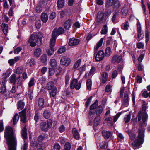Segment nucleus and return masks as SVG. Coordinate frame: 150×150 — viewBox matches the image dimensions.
<instances>
[{
  "label": "nucleus",
  "mask_w": 150,
  "mask_h": 150,
  "mask_svg": "<svg viewBox=\"0 0 150 150\" xmlns=\"http://www.w3.org/2000/svg\"><path fill=\"white\" fill-rule=\"evenodd\" d=\"M50 49L48 50L47 51V53L48 55L51 56L54 53V51L53 49V47L54 45H52V46H51L50 42Z\"/></svg>",
  "instance_id": "obj_29"
},
{
  "label": "nucleus",
  "mask_w": 150,
  "mask_h": 150,
  "mask_svg": "<svg viewBox=\"0 0 150 150\" xmlns=\"http://www.w3.org/2000/svg\"><path fill=\"white\" fill-rule=\"evenodd\" d=\"M54 150H59L60 149V146L57 143L54 144Z\"/></svg>",
  "instance_id": "obj_63"
},
{
  "label": "nucleus",
  "mask_w": 150,
  "mask_h": 150,
  "mask_svg": "<svg viewBox=\"0 0 150 150\" xmlns=\"http://www.w3.org/2000/svg\"><path fill=\"white\" fill-rule=\"evenodd\" d=\"M72 133L74 137L77 140L79 139V134L78 131L76 128H73L72 130Z\"/></svg>",
  "instance_id": "obj_23"
},
{
  "label": "nucleus",
  "mask_w": 150,
  "mask_h": 150,
  "mask_svg": "<svg viewBox=\"0 0 150 150\" xmlns=\"http://www.w3.org/2000/svg\"><path fill=\"white\" fill-rule=\"evenodd\" d=\"M79 39L74 38H70L69 39L68 44L70 46H74L77 45L79 42Z\"/></svg>",
  "instance_id": "obj_12"
},
{
  "label": "nucleus",
  "mask_w": 150,
  "mask_h": 150,
  "mask_svg": "<svg viewBox=\"0 0 150 150\" xmlns=\"http://www.w3.org/2000/svg\"><path fill=\"white\" fill-rule=\"evenodd\" d=\"M50 64L53 67H55L57 65V62L56 60L54 59H51L50 61Z\"/></svg>",
  "instance_id": "obj_43"
},
{
  "label": "nucleus",
  "mask_w": 150,
  "mask_h": 150,
  "mask_svg": "<svg viewBox=\"0 0 150 150\" xmlns=\"http://www.w3.org/2000/svg\"><path fill=\"white\" fill-rule=\"evenodd\" d=\"M128 12V8L126 7L123 8L121 11L122 14L124 16H126Z\"/></svg>",
  "instance_id": "obj_38"
},
{
  "label": "nucleus",
  "mask_w": 150,
  "mask_h": 150,
  "mask_svg": "<svg viewBox=\"0 0 150 150\" xmlns=\"http://www.w3.org/2000/svg\"><path fill=\"white\" fill-rule=\"evenodd\" d=\"M65 130V127L63 125H61L59 127V130L61 133L64 132Z\"/></svg>",
  "instance_id": "obj_62"
},
{
  "label": "nucleus",
  "mask_w": 150,
  "mask_h": 150,
  "mask_svg": "<svg viewBox=\"0 0 150 150\" xmlns=\"http://www.w3.org/2000/svg\"><path fill=\"white\" fill-rule=\"evenodd\" d=\"M118 16L119 13L118 12H115L113 13V15L112 18V21L113 23H115V21Z\"/></svg>",
  "instance_id": "obj_33"
},
{
  "label": "nucleus",
  "mask_w": 150,
  "mask_h": 150,
  "mask_svg": "<svg viewBox=\"0 0 150 150\" xmlns=\"http://www.w3.org/2000/svg\"><path fill=\"white\" fill-rule=\"evenodd\" d=\"M87 88L89 90H91V88L92 82L91 79L87 80L86 82Z\"/></svg>",
  "instance_id": "obj_41"
},
{
  "label": "nucleus",
  "mask_w": 150,
  "mask_h": 150,
  "mask_svg": "<svg viewBox=\"0 0 150 150\" xmlns=\"http://www.w3.org/2000/svg\"><path fill=\"white\" fill-rule=\"evenodd\" d=\"M48 16L45 13H43L41 16V19L43 23H46L48 19Z\"/></svg>",
  "instance_id": "obj_22"
},
{
  "label": "nucleus",
  "mask_w": 150,
  "mask_h": 150,
  "mask_svg": "<svg viewBox=\"0 0 150 150\" xmlns=\"http://www.w3.org/2000/svg\"><path fill=\"white\" fill-rule=\"evenodd\" d=\"M121 113H119L117 114L116 115H115L113 117V121L114 122H116L118 118L121 115Z\"/></svg>",
  "instance_id": "obj_56"
},
{
  "label": "nucleus",
  "mask_w": 150,
  "mask_h": 150,
  "mask_svg": "<svg viewBox=\"0 0 150 150\" xmlns=\"http://www.w3.org/2000/svg\"><path fill=\"white\" fill-rule=\"evenodd\" d=\"M129 27V24L128 21L125 22L123 25V27H122V28L125 30H127L128 29V27Z\"/></svg>",
  "instance_id": "obj_55"
},
{
  "label": "nucleus",
  "mask_w": 150,
  "mask_h": 150,
  "mask_svg": "<svg viewBox=\"0 0 150 150\" xmlns=\"http://www.w3.org/2000/svg\"><path fill=\"white\" fill-rule=\"evenodd\" d=\"M128 134L131 140H133L136 136V135L134 134L130 131L128 132Z\"/></svg>",
  "instance_id": "obj_50"
},
{
  "label": "nucleus",
  "mask_w": 150,
  "mask_h": 150,
  "mask_svg": "<svg viewBox=\"0 0 150 150\" xmlns=\"http://www.w3.org/2000/svg\"><path fill=\"white\" fill-rule=\"evenodd\" d=\"M24 106V103L21 100H19L17 103V108L20 110L22 109Z\"/></svg>",
  "instance_id": "obj_30"
},
{
  "label": "nucleus",
  "mask_w": 150,
  "mask_h": 150,
  "mask_svg": "<svg viewBox=\"0 0 150 150\" xmlns=\"http://www.w3.org/2000/svg\"><path fill=\"white\" fill-rule=\"evenodd\" d=\"M35 63V62L34 59L31 58L29 59L28 61V65L31 67L34 66Z\"/></svg>",
  "instance_id": "obj_40"
},
{
  "label": "nucleus",
  "mask_w": 150,
  "mask_h": 150,
  "mask_svg": "<svg viewBox=\"0 0 150 150\" xmlns=\"http://www.w3.org/2000/svg\"><path fill=\"white\" fill-rule=\"evenodd\" d=\"M16 74H13L12 75L9 77V82L11 83H13V85H15L16 83Z\"/></svg>",
  "instance_id": "obj_18"
},
{
  "label": "nucleus",
  "mask_w": 150,
  "mask_h": 150,
  "mask_svg": "<svg viewBox=\"0 0 150 150\" xmlns=\"http://www.w3.org/2000/svg\"><path fill=\"white\" fill-rule=\"evenodd\" d=\"M35 25L36 28L37 29H38L40 28L41 26L40 24V21L39 19L37 20L35 22Z\"/></svg>",
  "instance_id": "obj_51"
},
{
  "label": "nucleus",
  "mask_w": 150,
  "mask_h": 150,
  "mask_svg": "<svg viewBox=\"0 0 150 150\" xmlns=\"http://www.w3.org/2000/svg\"><path fill=\"white\" fill-rule=\"evenodd\" d=\"M144 131L145 129L144 128H142L139 130L138 138L144 141L143 138L144 137Z\"/></svg>",
  "instance_id": "obj_16"
},
{
  "label": "nucleus",
  "mask_w": 150,
  "mask_h": 150,
  "mask_svg": "<svg viewBox=\"0 0 150 150\" xmlns=\"http://www.w3.org/2000/svg\"><path fill=\"white\" fill-rule=\"evenodd\" d=\"M64 0H58L57 3V6L59 8H62L64 5Z\"/></svg>",
  "instance_id": "obj_32"
},
{
  "label": "nucleus",
  "mask_w": 150,
  "mask_h": 150,
  "mask_svg": "<svg viewBox=\"0 0 150 150\" xmlns=\"http://www.w3.org/2000/svg\"><path fill=\"white\" fill-rule=\"evenodd\" d=\"M23 67H18L16 70V73L17 74H20L23 71Z\"/></svg>",
  "instance_id": "obj_49"
},
{
  "label": "nucleus",
  "mask_w": 150,
  "mask_h": 150,
  "mask_svg": "<svg viewBox=\"0 0 150 150\" xmlns=\"http://www.w3.org/2000/svg\"><path fill=\"white\" fill-rule=\"evenodd\" d=\"M114 0H108L106 5L108 6H111L113 4Z\"/></svg>",
  "instance_id": "obj_61"
},
{
  "label": "nucleus",
  "mask_w": 150,
  "mask_h": 150,
  "mask_svg": "<svg viewBox=\"0 0 150 150\" xmlns=\"http://www.w3.org/2000/svg\"><path fill=\"white\" fill-rule=\"evenodd\" d=\"M92 98V96L90 97L88 99L87 101L86 102V105L87 107H88L89 105L90 102L91 101Z\"/></svg>",
  "instance_id": "obj_59"
},
{
  "label": "nucleus",
  "mask_w": 150,
  "mask_h": 150,
  "mask_svg": "<svg viewBox=\"0 0 150 150\" xmlns=\"http://www.w3.org/2000/svg\"><path fill=\"white\" fill-rule=\"evenodd\" d=\"M103 108L101 106H99L97 108L96 110V113L98 116L100 115V114L102 113Z\"/></svg>",
  "instance_id": "obj_34"
},
{
  "label": "nucleus",
  "mask_w": 150,
  "mask_h": 150,
  "mask_svg": "<svg viewBox=\"0 0 150 150\" xmlns=\"http://www.w3.org/2000/svg\"><path fill=\"white\" fill-rule=\"evenodd\" d=\"M57 30L59 35L64 33V28L62 27L59 28L58 29H57Z\"/></svg>",
  "instance_id": "obj_60"
},
{
  "label": "nucleus",
  "mask_w": 150,
  "mask_h": 150,
  "mask_svg": "<svg viewBox=\"0 0 150 150\" xmlns=\"http://www.w3.org/2000/svg\"><path fill=\"white\" fill-rule=\"evenodd\" d=\"M104 57V53L103 50L99 51L96 56V61H100L102 60Z\"/></svg>",
  "instance_id": "obj_13"
},
{
  "label": "nucleus",
  "mask_w": 150,
  "mask_h": 150,
  "mask_svg": "<svg viewBox=\"0 0 150 150\" xmlns=\"http://www.w3.org/2000/svg\"><path fill=\"white\" fill-rule=\"evenodd\" d=\"M40 117V113L38 112L35 111V115L34 117V120L37 122H38Z\"/></svg>",
  "instance_id": "obj_46"
},
{
  "label": "nucleus",
  "mask_w": 150,
  "mask_h": 150,
  "mask_svg": "<svg viewBox=\"0 0 150 150\" xmlns=\"http://www.w3.org/2000/svg\"><path fill=\"white\" fill-rule=\"evenodd\" d=\"M105 55L107 57H108L111 54L112 51L111 49L109 47H107L105 51Z\"/></svg>",
  "instance_id": "obj_36"
},
{
  "label": "nucleus",
  "mask_w": 150,
  "mask_h": 150,
  "mask_svg": "<svg viewBox=\"0 0 150 150\" xmlns=\"http://www.w3.org/2000/svg\"><path fill=\"white\" fill-rule=\"evenodd\" d=\"M100 119V117H97L95 118L94 122V126H97L98 125Z\"/></svg>",
  "instance_id": "obj_47"
},
{
  "label": "nucleus",
  "mask_w": 150,
  "mask_h": 150,
  "mask_svg": "<svg viewBox=\"0 0 150 150\" xmlns=\"http://www.w3.org/2000/svg\"><path fill=\"white\" fill-rule=\"evenodd\" d=\"M26 125H25L22 129L21 134L23 139L24 140L23 146L21 148V150H27L28 144L25 140L27 139V132L26 129Z\"/></svg>",
  "instance_id": "obj_4"
},
{
  "label": "nucleus",
  "mask_w": 150,
  "mask_h": 150,
  "mask_svg": "<svg viewBox=\"0 0 150 150\" xmlns=\"http://www.w3.org/2000/svg\"><path fill=\"white\" fill-rule=\"evenodd\" d=\"M103 38H101L99 40V41L97 43L96 46L94 47V51H96L98 50L99 48L100 47L103 43Z\"/></svg>",
  "instance_id": "obj_26"
},
{
  "label": "nucleus",
  "mask_w": 150,
  "mask_h": 150,
  "mask_svg": "<svg viewBox=\"0 0 150 150\" xmlns=\"http://www.w3.org/2000/svg\"><path fill=\"white\" fill-rule=\"evenodd\" d=\"M54 83L52 81L48 82L46 86V88L48 90H51L54 87Z\"/></svg>",
  "instance_id": "obj_27"
},
{
  "label": "nucleus",
  "mask_w": 150,
  "mask_h": 150,
  "mask_svg": "<svg viewBox=\"0 0 150 150\" xmlns=\"http://www.w3.org/2000/svg\"><path fill=\"white\" fill-rule=\"evenodd\" d=\"M101 76L102 77L100 79V80L103 83H105L107 80L108 75L106 72H103L101 74Z\"/></svg>",
  "instance_id": "obj_20"
},
{
  "label": "nucleus",
  "mask_w": 150,
  "mask_h": 150,
  "mask_svg": "<svg viewBox=\"0 0 150 150\" xmlns=\"http://www.w3.org/2000/svg\"><path fill=\"white\" fill-rule=\"evenodd\" d=\"M81 59H79L77 60L74 64L73 67V68L74 69H75L78 68L81 64Z\"/></svg>",
  "instance_id": "obj_35"
},
{
  "label": "nucleus",
  "mask_w": 150,
  "mask_h": 150,
  "mask_svg": "<svg viewBox=\"0 0 150 150\" xmlns=\"http://www.w3.org/2000/svg\"><path fill=\"white\" fill-rule=\"evenodd\" d=\"M43 35L41 32H39L36 34L35 35L32 34L29 40V42L30 45L32 47H35L37 45L38 46H40L42 44V38Z\"/></svg>",
  "instance_id": "obj_2"
},
{
  "label": "nucleus",
  "mask_w": 150,
  "mask_h": 150,
  "mask_svg": "<svg viewBox=\"0 0 150 150\" xmlns=\"http://www.w3.org/2000/svg\"><path fill=\"white\" fill-rule=\"evenodd\" d=\"M81 85V83L80 82H78L77 80L74 79L71 82L70 87L71 89L75 88L76 90H79L80 89Z\"/></svg>",
  "instance_id": "obj_5"
},
{
  "label": "nucleus",
  "mask_w": 150,
  "mask_h": 150,
  "mask_svg": "<svg viewBox=\"0 0 150 150\" xmlns=\"http://www.w3.org/2000/svg\"><path fill=\"white\" fill-rule=\"evenodd\" d=\"M4 137L7 140L9 150H16L17 141L13 130L10 127H7L4 132Z\"/></svg>",
  "instance_id": "obj_1"
},
{
  "label": "nucleus",
  "mask_w": 150,
  "mask_h": 150,
  "mask_svg": "<svg viewBox=\"0 0 150 150\" xmlns=\"http://www.w3.org/2000/svg\"><path fill=\"white\" fill-rule=\"evenodd\" d=\"M42 50L40 48L35 49L34 51V56L36 57H38L41 54Z\"/></svg>",
  "instance_id": "obj_19"
},
{
  "label": "nucleus",
  "mask_w": 150,
  "mask_h": 150,
  "mask_svg": "<svg viewBox=\"0 0 150 150\" xmlns=\"http://www.w3.org/2000/svg\"><path fill=\"white\" fill-rule=\"evenodd\" d=\"M40 59L42 63H45L47 61V57L46 54H44L41 57Z\"/></svg>",
  "instance_id": "obj_42"
},
{
  "label": "nucleus",
  "mask_w": 150,
  "mask_h": 150,
  "mask_svg": "<svg viewBox=\"0 0 150 150\" xmlns=\"http://www.w3.org/2000/svg\"><path fill=\"white\" fill-rule=\"evenodd\" d=\"M71 145L69 142H66L64 146V148L68 150H70L71 148Z\"/></svg>",
  "instance_id": "obj_52"
},
{
  "label": "nucleus",
  "mask_w": 150,
  "mask_h": 150,
  "mask_svg": "<svg viewBox=\"0 0 150 150\" xmlns=\"http://www.w3.org/2000/svg\"><path fill=\"white\" fill-rule=\"evenodd\" d=\"M72 23V21L71 20L69 19L67 20L64 24V28L67 30L70 27Z\"/></svg>",
  "instance_id": "obj_21"
},
{
  "label": "nucleus",
  "mask_w": 150,
  "mask_h": 150,
  "mask_svg": "<svg viewBox=\"0 0 150 150\" xmlns=\"http://www.w3.org/2000/svg\"><path fill=\"white\" fill-rule=\"evenodd\" d=\"M51 116V113L50 111L47 110H45L43 112V116L45 119H48Z\"/></svg>",
  "instance_id": "obj_25"
},
{
  "label": "nucleus",
  "mask_w": 150,
  "mask_h": 150,
  "mask_svg": "<svg viewBox=\"0 0 150 150\" xmlns=\"http://www.w3.org/2000/svg\"><path fill=\"white\" fill-rule=\"evenodd\" d=\"M131 118V115L129 114L128 115H125L124 118V121L125 123H127L128 122Z\"/></svg>",
  "instance_id": "obj_44"
},
{
  "label": "nucleus",
  "mask_w": 150,
  "mask_h": 150,
  "mask_svg": "<svg viewBox=\"0 0 150 150\" xmlns=\"http://www.w3.org/2000/svg\"><path fill=\"white\" fill-rule=\"evenodd\" d=\"M107 32V28L106 25H103L101 31V33L102 34H105Z\"/></svg>",
  "instance_id": "obj_39"
},
{
  "label": "nucleus",
  "mask_w": 150,
  "mask_h": 150,
  "mask_svg": "<svg viewBox=\"0 0 150 150\" xmlns=\"http://www.w3.org/2000/svg\"><path fill=\"white\" fill-rule=\"evenodd\" d=\"M129 100L128 93L127 91H125V92L124 97L122 100V105L124 106L127 105Z\"/></svg>",
  "instance_id": "obj_14"
},
{
  "label": "nucleus",
  "mask_w": 150,
  "mask_h": 150,
  "mask_svg": "<svg viewBox=\"0 0 150 150\" xmlns=\"http://www.w3.org/2000/svg\"><path fill=\"white\" fill-rule=\"evenodd\" d=\"M60 62L62 64L67 66L70 64L71 60L69 58L66 57H63L60 59Z\"/></svg>",
  "instance_id": "obj_11"
},
{
  "label": "nucleus",
  "mask_w": 150,
  "mask_h": 150,
  "mask_svg": "<svg viewBox=\"0 0 150 150\" xmlns=\"http://www.w3.org/2000/svg\"><path fill=\"white\" fill-rule=\"evenodd\" d=\"M26 111V110L24 109L19 113L20 117V121L21 122L25 124V125H26L27 121Z\"/></svg>",
  "instance_id": "obj_7"
},
{
  "label": "nucleus",
  "mask_w": 150,
  "mask_h": 150,
  "mask_svg": "<svg viewBox=\"0 0 150 150\" xmlns=\"http://www.w3.org/2000/svg\"><path fill=\"white\" fill-rule=\"evenodd\" d=\"M142 116V119L144 124L145 123V121L147 118V115L146 113L142 112L139 111L138 113V118L139 121H140L141 120V117Z\"/></svg>",
  "instance_id": "obj_9"
},
{
  "label": "nucleus",
  "mask_w": 150,
  "mask_h": 150,
  "mask_svg": "<svg viewBox=\"0 0 150 150\" xmlns=\"http://www.w3.org/2000/svg\"><path fill=\"white\" fill-rule=\"evenodd\" d=\"M22 50V48L18 47L14 50V53L15 54H18Z\"/></svg>",
  "instance_id": "obj_53"
},
{
  "label": "nucleus",
  "mask_w": 150,
  "mask_h": 150,
  "mask_svg": "<svg viewBox=\"0 0 150 150\" xmlns=\"http://www.w3.org/2000/svg\"><path fill=\"white\" fill-rule=\"evenodd\" d=\"M137 47L139 49L143 48L144 44L141 42H138L137 44Z\"/></svg>",
  "instance_id": "obj_54"
},
{
  "label": "nucleus",
  "mask_w": 150,
  "mask_h": 150,
  "mask_svg": "<svg viewBox=\"0 0 150 150\" xmlns=\"http://www.w3.org/2000/svg\"><path fill=\"white\" fill-rule=\"evenodd\" d=\"M42 6H38L36 7V10L37 13H40L42 11Z\"/></svg>",
  "instance_id": "obj_58"
},
{
  "label": "nucleus",
  "mask_w": 150,
  "mask_h": 150,
  "mask_svg": "<svg viewBox=\"0 0 150 150\" xmlns=\"http://www.w3.org/2000/svg\"><path fill=\"white\" fill-rule=\"evenodd\" d=\"M65 51V49L64 47H62L59 48L57 52L59 54H61L64 52Z\"/></svg>",
  "instance_id": "obj_57"
},
{
  "label": "nucleus",
  "mask_w": 150,
  "mask_h": 150,
  "mask_svg": "<svg viewBox=\"0 0 150 150\" xmlns=\"http://www.w3.org/2000/svg\"><path fill=\"white\" fill-rule=\"evenodd\" d=\"M102 133L103 137L106 139L110 138L112 136V132L109 131H103Z\"/></svg>",
  "instance_id": "obj_17"
},
{
  "label": "nucleus",
  "mask_w": 150,
  "mask_h": 150,
  "mask_svg": "<svg viewBox=\"0 0 150 150\" xmlns=\"http://www.w3.org/2000/svg\"><path fill=\"white\" fill-rule=\"evenodd\" d=\"M59 35L57 29H55L53 30L52 33V38L50 40L51 46H52V45H55L56 38Z\"/></svg>",
  "instance_id": "obj_6"
},
{
  "label": "nucleus",
  "mask_w": 150,
  "mask_h": 150,
  "mask_svg": "<svg viewBox=\"0 0 150 150\" xmlns=\"http://www.w3.org/2000/svg\"><path fill=\"white\" fill-rule=\"evenodd\" d=\"M52 121L51 119L47 120V123L45 122H42L40 124V129L42 131H48V129L50 128L52 126Z\"/></svg>",
  "instance_id": "obj_3"
},
{
  "label": "nucleus",
  "mask_w": 150,
  "mask_h": 150,
  "mask_svg": "<svg viewBox=\"0 0 150 150\" xmlns=\"http://www.w3.org/2000/svg\"><path fill=\"white\" fill-rule=\"evenodd\" d=\"M98 105V101L97 100H96L94 103L91 105L90 106V109L91 110H93L96 108L97 106Z\"/></svg>",
  "instance_id": "obj_48"
},
{
  "label": "nucleus",
  "mask_w": 150,
  "mask_h": 150,
  "mask_svg": "<svg viewBox=\"0 0 150 150\" xmlns=\"http://www.w3.org/2000/svg\"><path fill=\"white\" fill-rule=\"evenodd\" d=\"M38 105L40 107H42L44 104V100L42 98H40L38 101Z\"/></svg>",
  "instance_id": "obj_45"
},
{
  "label": "nucleus",
  "mask_w": 150,
  "mask_h": 150,
  "mask_svg": "<svg viewBox=\"0 0 150 150\" xmlns=\"http://www.w3.org/2000/svg\"><path fill=\"white\" fill-rule=\"evenodd\" d=\"M2 27L3 28V30L5 34H7L8 31V25L4 23L2 24Z\"/></svg>",
  "instance_id": "obj_24"
},
{
  "label": "nucleus",
  "mask_w": 150,
  "mask_h": 150,
  "mask_svg": "<svg viewBox=\"0 0 150 150\" xmlns=\"http://www.w3.org/2000/svg\"><path fill=\"white\" fill-rule=\"evenodd\" d=\"M137 30L138 33V37L139 40L142 39L143 38L144 35L142 36L141 27L140 23L139 22L137 23Z\"/></svg>",
  "instance_id": "obj_15"
},
{
  "label": "nucleus",
  "mask_w": 150,
  "mask_h": 150,
  "mask_svg": "<svg viewBox=\"0 0 150 150\" xmlns=\"http://www.w3.org/2000/svg\"><path fill=\"white\" fill-rule=\"evenodd\" d=\"M54 73V71L53 69L49 68V75L50 76H52Z\"/></svg>",
  "instance_id": "obj_64"
},
{
  "label": "nucleus",
  "mask_w": 150,
  "mask_h": 150,
  "mask_svg": "<svg viewBox=\"0 0 150 150\" xmlns=\"http://www.w3.org/2000/svg\"><path fill=\"white\" fill-rule=\"evenodd\" d=\"M35 79L34 78H31L28 83L29 88H30L35 85Z\"/></svg>",
  "instance_id": "obj_37"
},
{
  "label": "nucleus",
  "mask_w": 150,
  "mask_h": 150,
  "mask_svg": "<svg viewBox=\"0 0 150 150\" xmlns=\"http://www.w3.org/2000/svg\"><path fill=\"white\" fill-rule=\"evenodd\" d=\"M57 88L55 87H54L51 91H50L49 93L50 96H52L53 97H54L57 94Z\"/></svg>",
  "instance_id": "obj_28"
},
{
  "label": "nucleus",
  "mask_w": 150,
  "mask_h": 150,
  "mask_svg": "<svg viewBox=\"0 0 150 150\" xmlns=\"http://www.w3.org/2000/svg\"><path fill=\"white\" fill-rule=\"evenodd\" d=\"M143 140L137 138L132 143V147L134 149H135L136 148L139 147L140 145L143 142Z\"/></svg>",
  "instance_id": "obj_10"
},
{
  "label": "nucleus",
  "mask_w": 150,
  "mask_h": 150,
  "mask_svg": "<svg viewBox=\"0 0 150 150\" xmlns=\"http://www.w3.org/2000/svg\"><path fill=\"white\" fill-rule=\"evenodd\" d=\"M104 14L102 11L98 12L97 16V21L98 23H103L105 20Z\"/></svg>",
  "instance_id": "obj_8"
},
{
  "label": "nucleus",
  "mask_w": 150,
  "mask_h": 150,
  "mask_svg": "<svg viewBox=\"0 0 150 150\" xmlns=\"http://www.w3.org/2000/svg\"><path fill=\"white\" fill-rule=\"evenodd\" d=\"M19 119V116L18 114H16L12 119V121L13 125H15L18 121Z\"/></svg>",
  "instance_id": "obj_31"
}]
</instances>
